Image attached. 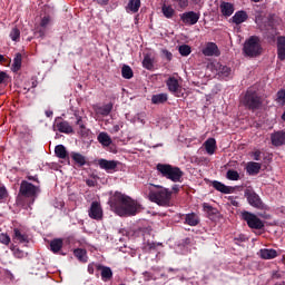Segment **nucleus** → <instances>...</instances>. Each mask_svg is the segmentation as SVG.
Wrapping results in <instances>:
<instances>
[{
  "instance_id": "c756f323",
  "label": "nucleus",
  "mask_w": 285,
  "mask_h": 285,
  "mask_svg": "<svg viewBox=\"0 0 285 285\" xmlns=\"http://www.w3.org/2000/svg\"><path fill=\"white\" fill-rule=\"evenodd\" d=\"M63 248V239L61 238H55L50 242V250L55 254L59 253Z\"/></svg>"
},
{
  "instance_id": "f03ea898",
  "label": "nucleus",
  "mask_w": 285,
  "mask_h": 285,
  "mask_svg": "<svg viewBox=\"0 0 285 285\" xmlns=\"http://www.w3.org/2000/svg\"><path fill=\"white\" fill-rule=\"evenodd\" d=\"M39 193H41V188L39 186L33 185L28 180H21L18 196L16 198L17 206H20L24 210L32 208V204H35L39 197Z\"/></svg>"
},
{
  "instance_id": "cd10ccee",
  "label": "nucleus",
  "mask_w": 285,
  "mask_h": 285,
  "mask_svg": "<svg viewBox=\"0 0 285 285\" xmlns=\"http://www.w3.org/2000/svg\"><path fill=\"white\" fill-rule=\"evenodd\" d=\"M22 61H23V56L19 52L16 53L13 58V63L11 66L12 72H19V70H21Z\"/></svg>"
},
{
  "instance_id": "a19ab883",
  "label": "nucleus",
  "mask_w": 285,
  "mask_h": 285,
  "mask_svg": "<svg viewBox=\"0 0 285 285\" xmlns=\"http://www.w3.org/2000/svg\"><path fill=\"white\" fill-rule=\"evenodd\" d=\"M226 177L229 181H239V173L235 169L227 170Z\"/></svg>"
},
{
  "instance_id": "473e14b6",
  "label": "nucleus",
  "mask_w": 285,
  "mask_h": 285,
  "mask_svg": "<svg viewBox=\"0 0 285 285\" xmlns=\"http://www.w3.org/2000/svg\"><path fill=\"white\" fill-rule=\"evenodd\" d=\"M262 259H275L277 257V250L275 249H261Z\"/></svg>"
},
{
  "instance_id": "2eb2a0df",
  "label": "nucleus",
  "mask_w": 285,
  "mask_h": 285,
  "mask_svg": "<svg viewBox=\"0 0 285 285\" xmlns=\"http://www.w3.org/2000/svg\"><path fill=\"white\" fill-rule=\"evenodd\" d=\"M232 23L235 26H242L248 21V13L244 10L236 11L235 14L230 18Z\"/></svg>"
},
{
  "instance_id": "c03bdc74",
  "label": "nucleus",
  "mask_w": 285,
  "mask_h": 285,
  "mask_svg": "<svg viewBox=\"0 0 285 285\" xmlns=\"http://www.w3.org/2000/svg\"><path fill=\"white\" fill-rule=\"evenodd\" d=\"M10 39H12L13 41H19V39H21V31L19 30V28H13L11 30Z\"/></svg>"
},
{
  "instance_id": "49530a36",
  "label": "nucleus",
  "mask_w": 285,
  "mask_h": 285,
  "mask_svg": "<svg viewBox=\"0 0 285 285\" xmlns=\"http://www.w3.org/2000/svg\"><path fill=\"white\" fill-rule=\"evenodd\" d=\"M8 189L6 188V186L0 187V203L6 202V199H8Z\"/></svg>"
},
{
  "instance_id": "9d476101",
  "label": "nucleus",
  "mask_w": 285,
  "mask_h": 285,
  "mask_svg": "<svg viewBox=\"0 0 285 285\" xmlns=\"http://www.w3.org/2000/svg\"><path fill=\"white\" fill-rule=\"evenodd\" d=\"M166 86L175 97H184V92H181V86L179 85V80L175 77H169L166 80Z\"/></svg>"
},
{
  "instance_id": "69168bd1",
  "label": "nucleus",
  "mask_w": 285,
  "mask_h": 285,
  "mask_svg": "<svg viewBox=\"0 0 285 285\" xmlns=\"http://www.w3.org/2000/svg\"><path fill=\"white\" fill-rule=\"evenodd\" d=\"M250 1H253L254 3H259V1L262 0H250Z\"/></svg>"
},
{
  "instance_id": "f3484780",
  "label": "nucleus",
  "mask_w": 285,
  "mask_h": 285,
  "mask_svg": "<svg viewBox=\"0 0 285 285\" xmlns=\"http://www.w3.org/2000/svg\"><path fill=\"white\" fill-rule=\"evenodd\" d=\"M277 58L285 61V36H278L276 40Z\"/></svg>"
},
{
  "instance_id": "1a4fd4ad",
  "label": "nucleus",
  "mask_w": 285,
  "mask_h": 285,
  "mask_svg": "<svg viewBox=\"0 0 285 285\" xmlns=\"http://www.w3.org/2000/svg\"><path fill=\"white\" fill-rule=\"evenodd\" d=\"M98 166L101 170L112 174L117 173V167L119 166V160H108L106 158L98 159Z\"/></svg>"
},
{
  "instance_id": "aec40b11",
  "label": "nucleus",
  "mask_w": 285,
  "mask_h": 285,
  "mask_svg": "<svg viewBox=\"0 0 285 285\" xmlns=\"http://www.w3.org/2000/svg\"><path fill=\"white\" fill-rule=\"evenodd\" d=\"M59 119L61 118L56 119V128L59 132H63L65 135H71V132H75L72 126H70V122L66 120L59 122Z\"/></svg>"
},
{
  "instance_id": "4d7b16f0",
  "label": "nucleus",
  "mask_w": 285,
  "mask_h": 285,
  "mask_svg": "<svg viewBox=\"0 0 285 285\" xmlns=\"http://www.w3.org/2000/svg\"><path fill=\"white\" fill-rule=\"evenodd\" d=\"M72 242H75V237H72V236H68V237L65 239V244H72Z\"/></svg>"
},
{
  "instance_id": "09e8293b",
  "label": "nucleus",
  "mask_w": 285,
  "mask_h": 285,
  "mask_svg": "<svg viewBox=\"0 0 285 285\" xmlns=\"http://www.w3.org/2000/svg\"><path fill=\"white\" fill-rule=\"evenodd\" d=\"M40 26L42 28H48V26H50V16H45L40 21Z\"/></svg>"
},
{
  "instance_id": "e433bc0d",
  "label": "nucleus",
  "mask_w": 285,
  "mask_h": 285,
  "mask_svg": "<svg viewBox=\"0 0 285 285\" xmlns=\"http://www.w3.org/2000/svg\"><path fill=\"white\" fill-rule=\"evenodd\" d=\"M76 124L79 126L81 137H86V135H88V129L86 128V122H83L81 116H77Z\"/></svg>"
},
{
  "instance_id": "f257e3e1",
  "label": "nucleus",
  "mask_w": 285,
  "mask_h": 285,
  "mask_svg": "<svg viewBox=\"0 0 285 285\" xmlns=\"http://www.w3.org/2000/svg\"><path fill=\"white\" fill-rule=\"evenodd\" d=\"M109 206L119 217H134V215L141 210L139 203L120 191H116L110 197Z\"/></svg>"
},
{
  "instance_id": "603ef678",
  "label": "nucleus",
  "mask_w": 285,
  "mask_h": 285,
  "mask_svg": "<svg viewBox=\"0 0 285 285\" xmlns=\"http://www.w3.org/2000/svg\"><path fill=\"white\" fill-rule=\"evenodd\" d=\"M97 265H98V264H95V263H90V264L88 265L87 271H88L89 275H95V268H97Z\"/></svg>"
},
{
  "instance_id": "052dcab7",
  "label": "nucleus",
  "mask_w": 285,
  "mask_h": 285,
  "mask_svg": "<svg viewBox=\"0 0 285 285\" xmlns=\"http://www.w3.org/2000/svg\"><path fill=\"white\" fill-rule=\"evenodd\" d=\"M14 255H16V257H23V252L17 249V250L14 252Z\"/></svg>"
},
{
  "instance_id": "393cba45",
  "label": "nucleus",
  "mask_w": 285,
  "mask_h": 285,
  "mask_svg": "<svg viewBox=\"0 0 285 285\" xmlns=\"http://www.w3.org/2000/svg\"><path fill=\"white\" fill-rule=\"evenodd\" d=\"M204 146L207 155H215V150H217V140H215V138H208L204 142Z\"/></svg>"
},
{
  "instance_id": "6e6d98bb",
  "label": "nucleus",
  "mask_w": 285,
  "mask_h": 285,
  "mask_svg": "<svg viewBox=\"0 0 285 285\" xmlns=\"http://www.w3.org/2000/svg\"><path fill=\"white\" fill-rule=\"evenodd\" d=\"M27 179L29 181H36V184H39V177L36 175V176H27Z\"/></svg>"
},
{
  "instance_id": "864d4df0",
  "label": "nucleus",
  "mask_w": 285,
  "mask_h": 285,
  "mask_svg": "<svg viewBox=\"0 0 285 285\" xmlns=\"http://www.w3.org/2000/svg\"><path fill=\"white\" fill-rule=\"evenodd\" d=\"M6 79H9V76L6 71H0V86L6 82Z\"/></svg>"
},
{
  "instance_id": "3c124183",
  "label": "nucleus",
  "mask_w": 285,
  "mask_h": 285,
  "mask_svg": "<svg viewBox=\"0 0 285 285\" xmlns=\"http://www.w3.org/2000/svg\"><path fill=\"white\" fill-rule=\"evenodd\" d=\"M252 157H254V161H262V151L259 149L252 153Z\"/></svg>"
},
{
  "instance_id": "8fccbe9b",
  "label": "nucleus",
  "mask_w": 285,
  "mask_h": 285,
  "mask_svg": "<svg viewBox=\"0 0 285 285\" xmlns=\"http://www.w3.org/2000/svg\"><path fill=\"white\" fill-rule=\"evenodd\" d=\"M161 55L167 59V61H173V52L167 49H161Z\"/></svg>"
},
{
  "instance_id": "4468645a",
  "label": "nucleus",
  "mask_w": 285,
  "mask_h": 285,
  "mask_svg": "<svg viewBox=\"0 0 285 285\" xmlns=\"http://www.w3.org/2000/svg\"><path fill=\"white\" fill-rule=\"evenodd\" d=\"M212 186L215 190H218V193H223V195H230L235 191V187L226 186L224 183L218 180H213Z\"/></svg>"
},
{
  "instance_id": "13d9d810",
  "label": "nucleus",
  "mask_w": 285,
  "mask_h": 285,
  "mask_svg": "<svg viewBox=\"0 0 285 285\" xmlns=\"http://www.w3.org/2000/svg\"><path fill=\"white\" fill-rule=\"evenodd\" d=\"M97 3H99V6H108L109 0H97Z\"/></svg>"
},
{
  "instance_id": "4be33fe9",
  "label": "nucleus",
  "mask_w": 285,
  "mask_h": 285,
  "mask_svg": "<svg viewBox=\"0 0 285 285\" xmlns=\"http://www.w3.org/2000/svg\"><path fill=\"white\" fill-rule=\"evenodd\" d=\"M55 155L58 157V159H67L68 164H70V156L68 155V150L66 149V146L58 145L55 147Z\"/></svg>"
},
{
  "instance_id": "423d86ee",
  "label": "nucleus",
  "mask_w": 285,
  "mask_h": 285,
  "mask_svg": "<svg viewBox=\"0 0 285 285\" xmlns=\"http://www.w3.org/2000/svg\"><path fill=\"white\" fill-rule=\"evenodd\" d=\"M242 104L245 106V108H247V110H259V108H262V96H259L255 89L249 88L245 92Z\"/></svg>"
},
{
  "instance_id": "20e7f679",
  "label": "nucleus",
  "mask_w": 285,
  "mask_h": 285,
  "mask_svg": "<svg viewBox=\"0 0 285 285\" xmlns=\"http://www.w3.org/2000/svg\"><path fill=\"white\" fill-rule=\"evenodd\" d=\"M156 190L150 189L149 191V199L157 204L158 206H170V199L173 197V191L169 189L161 187V186H155Z\"/></svg>"
},
{
  "instance_id": "5fc2aeb1",
  "label": "nucleus",
  "mask_w": 285,
  "mask_h": 285,
  "mask_svg": "<svg viewBox=\"0 0 285 285\" xmlns=\"http://www.w3.org/2000/svg\"><path fill=\"white\" fill-rule=\"evenodd\" d=\"M235 244H242L243 242H246V236L239 235L238 237L234 238Z\"/></svg>"
},
{
  "instance_id": "a211bd4d",
  "label": "nucleus",
  "mask_w": 285,
  "mask_h": 285,
  "mask_svg": "<svg viewBox=\"0 0 285 285\" xmlns=\"http://www.w3.org/2000/svg\"><path fill=\"white\" fill-rule=\"evenodd\" d=\"M96 269L100 271V277L102 282H110L112 279V269L101 264L96 265Z\"/></svg>"
},
{
  "instance_id": "412c9836",
  "label": "nucleus",
  "mask_w": 285,
  "mask_h": 285,
  "mask_svg": "<svg viewBox=\"0 0 285 285\" xmlns=\"http://www.w3.org/2000/svg\"><path fill=\"white\" fill-rule=\"evenodd\" d=\"M183 217L185 219L184 224H186L187 226H199V223L202 222L199 215L195 213L186 214Z\"/></svg>"
},
{
  "instance_id": "f704fd0d",
  "label": "nucleus",
  "mask_w": 285,
  "mask_h": 285,
  "mask_svg": "<svg viewBox=\"0 0 285 285\" xmlns=\"http://www.w3.org/2000/svg\"><path fill=\"white\" fill-rule=\"evenodd\" d=\"M161 12L166 19H173L175 17V9L171 6L163 4Z\"/></svg>"
},
{
  "instance_id": "2f4dec72",
  "label": "nucleus",
  "mask_w": 285,
  "mask_h": 285,
  "mask_svg": "<svg viewBox=\"0 0 285 285\" xmlns=\"http://www.w3.org/2000/svg\"><path fill=\"white\" fill-rule=\"evenodd\" d=\"M71 159L79 166L80 168L82 166H86V156L81 155L80 153L72 151L71 153Z\"/></svg>"
},
{
  "instance_id": "c85d7f7f",
  "label": "nucleus",
  "mask_w": 285,
  "mask_h": 285,
  "mask_svg": "<svg viewBox=\"0 0 285 285\" xmlns=\"http://www.w3.org/2000/svg\"><path fill=\"white\" fill-rule=\"evenodd\" d=\"M73 255L82 264H86L88 262V252L86 249H83V248H76L73 250Z\"/></svg>"
},
{
  "instance_id": "a18cd8bd",
  "label": "nucleus",
  "mask_w": 285,
  "mask_h": 285,
  "mask_svg": "<svg viewBox=\"0 0 285 285\" xmlns=\"http://www.w3.org/2000/svg\"><path fill=\"white\" fill-rule=\"evenodd\" d=\"M276 97V101L278 104H282V106H285V89L278 90Z\"/></svg>"
},
{
  "instance_id": "7ed1b4c3",
  "label": "nucleus",
  "mask_w": 285,
  "mask_h": 285,
  "mask_svg": "<svg viewBox=\"0 0 285 285\" xmlns=\"http://www.w3.org/2000/svg\"><path fill=\"white\" fill-rule=\"evenodd\" d=\"M156 170H158L161 177L166 179H170V181L178 183L181 181V177H184V171L179 167H175L170 164H157Z\"/></svg>"
},
{
  "instance_id": "58836bf2",
  "label": "nucleus",
  "mask_w": 285,
  "mask_h": 285,
  "mask_svg": "<svg viewBox=\"0 0 285 285\" xmlns=\"http://www.w3.org/2000/svg\"><path fill=\"white\" fill-rule=\"evenodd\" d=\"M121 76L124 77V79H132L134 77L132 68H130V66L128 65H124L121 68Z\"/></svg>"
},
{
  "instance_id": "0e129e2a",
  "label": "nucleus",
  "mask_w": 285,
  "mask_h": 285,
  "mask_svg": "<svg viewBox=\"0 0 285 285\" xmlns=\"http://www.w3.org/2000/svg\"><path fill=\"white\" fill-rule=\"evenodd\" d=\"M2 61H6V57H3V55H0V63H2Z\"/></svg>"
},
{
  "instance_id": "6e6552de",
  "label": "nucleus",
  "mask_w": 285,
  "mask_h": 285,
  "mask_svg": "<svg viewBox=\"0 0 285 285\" xmlns=\"http://www.w3.org/2000/svg\"><path fill=\"white\" fill-rule=\"evenodd\" d=\"M245 197L249 206H253V208H257V210H264V202L262 200V197H259L257 193H255V190L246 189Z\"/></svg>"
},
{
  "instance_id": "de8ad7c7",
  "label": "nucleus",
  "mask_w": 285,
  "mask_h": 285,
  "mask_svg": "<svg viewBox=\"0 0 285 285\" xmlns=\"http://www.w3.org/2000/svg\"><path fill=\"white\" fill-rule=\"evenodd\" d=\"M0 244H4V246H8L10 244V236L6 233L0 234Z\"/></svg>"
},
{
  "instance_id": "72a5a7b5",
  "label": "nucleus",
  "mask_w": 285,
  "mask_h": 285,
  "mask_svg": "<svg viewBox=\"0 0 285 285\" xmlns=\"http://www.w3.org/2000/svg\"><path fill=\"white\" fill-rule=\"evenodd\" d=\"M139 8H141V0H129L127 4V10H129V12H139Z\"/></svg>"
},
{
  "instance_id": "ea45409f",
  "label": "nucleus",
  "mask_w": 285,
  "mask_h": 285,
  "mask_svg": "<svg viewBox=\"0 0 285 285\" xmlns=\"http://www.w3.org/2000/svg\"><path fill=\"white\" fill-rule=\"evenodd\" d=\"M98 110H99V114L102 115V117H108V115H110V112H112V104L109 102V104L100 107Z\"/></svg>"
},
{
  "instance_id": "c9c22d12",
  "label": "nucleus",
  "mask_w": 285,
  "mask_h": 285,
  "mask_svg": "<svg viewBox=\"0 0 285 285\" xmlns=\"http://www.w3.org/2000/svg\"><path fill=\"white\" fill-rule=\"evenodd\" d=\"M203 210L208 217H215V215H217V208L210 206L208 203L203 204Z\"/></svg>"
},
{
  "instance_id": "5701e85b",
  "label": "nucleus",
  "mask_w": 285,
  "mask_h": 285,
  "mask_svg": "<svg viewBox=\"0 0 285 285\" xmlns=\"http://www.w3.org/2000/svg\"><path fill=\"white\" fill-rule=\"evenodd\" d=\"M13 239L19 244H28V235L19 228L13 229Z\"/></svg>"
},
{
  "instance_id": "dca6fc26",
  "label": "nucleus",
  "mask_w": 285,
  "mask_h": 285,
  "mask_svg": "<svg viewBox=\"0 0 285 285\" xmlns=\"http://www.w3.org/2000/svg\"><path fill=\"white\" fill-rule=\"evenodd\" d=\"M219 10L223 17H233V13L235 12V4L232 2L222 1Z\"/></svg>"
},
{
  "instance_id": "7c9ffc66",
  "label": "nucleus",
  "mask_w": 285,
  "mask_h": 285,
  "mask_svg": "<svg viewBox=\"0 0 285 285\" xmlns=\"http://www.w3.org/2000/svg\"><path fill=\"white\" fill-rule=\"evenodd\" d=\"M168 101V94H158L151 96V104L159 106V104H166Z\"/></svg>"
},
{
  "instance_id": "6ab92c4d",
  "label": "nucleus",
  "mask_w": 285,
  "mask_h": 285,
  "mask_svg": "<svg viewBox=\"0 0 285 285\" xmlns=\"http://www.w3.org/2000/svg\"><path fill=\"white\" fill-rule=\"evenodd\" d=\"M205 57H219V48L215 42H208L203 49Z\"/></svg>"
},
{
  "instance_id": "b1692460",
  "label": "nucleus",
  "mask_w": 285,
  "mask_h": 285,
  "mask_svg": "<svg viewBox=\"0 0 285 285\" xmlns=\"http://www.w3.org/2000/svg\"><path fill=\"white\" fill-rule=\"evenodd\" d=\"M214 68L217 70L219 77H230V72H233V69L226 65H222L217 62L214 65Z\"/></svg>"
},
{
  "instance_id": "338daca9",
  "label": "nucleus",
  "mask_w": 285,
  "mask_h": 285,
  "mask_svg": "<svg viewBox=\"0 0 285 285\" xmlns=\"http://www.w3.org/2000/svg\"><path fill=\"white\" fill-rule=\"evenodd\" d=\"M155 247V244L150 245L149 248H154Z\"/></svg>"
},
{
  "instance_id": "680f3d73",
  "label": "nucleus",
  "mask_w": 285,
  "mask_h": 285,
  "mask_svg": "<svg viewBox=\"0 0 285 285\" xmlns=\"http://www.w3.org/2000/svg\"><path fill=\"white\" fill-rule=\"evenodd\" d=\"M86 184H87V186H95V180L89 179L86 181Z\"/></svg>"
},
{
  "instance_id": "39448f33",
  "label": "nucleus",
  "mask_w": 285,
  "mask_h": 285,
  "mask_svg": "<svg viewBox=\"0 0 285 285\" xmlns=\"http://www.w3.org/2000/svg\"><path fill=\"white\" fill-rule=\"evenodd\" d=\"M243 52L246 57H259L264 52L262 39L257 36H250L244 43Z\"/></svg>"
},
{
  "instance_id": "79ce46f5",
  "label": "nucleus",
  "mask_w": 285,
  "mask_h": 285,
  "mask_svg": "<svg viewBox=\"0 0 285 285\" xmlns=\"http://www.w3.org/2000/svg\"><path fill=\"white\" fill-rule=\"evenodd\" d=\"M142 66L144 68H146V70H153V68H155V65L153 63V58H150L149 56H145L142 60Z\"/></svg>"
},
{
  "instance_id": "bf43d9fd",
  "label": "nucleus",
  "mask_w": 285,
  "mask_h": 285,
  "mask_svg": "<svg viewBox=\"0 0 285 285\" xmlns=\"http://www.w3.org/2000/svg\"><path fill=\"white\" fill-rule=\"evenodd\" d=\"M45 115H46V117L50 118V117H52V115H55V112H52V110H46Z\"/></svg>"
},
{
  "instance_id": "bb28decb",
  "label": "nucleus",
  "mask_w": 285,
  "mask_h": 285,
  "mask_svg": "<svg viewBox=\"0 0 285 285\" xmlns=\"http://www.w3.org/2000/svg\"><path fill=\"white\" fill-rule=\"evenodd\" d=\"M246 170L248 175H259V170H262V164L249 161L247 163Z\"/></svg>"
},
{
  "instance_id": "4c0bfd02",
  "label": "nucleus",
  "mask_w": 285,
  "mask_h": 285,
  "mask_svg": "<svg viewBox=\"0 0 285 285\" xmlns=\"http://www.w3.org/2000/svg\"><path fill=\"white\" fill-rule=\"evenodd\" d=\"M174 3L178 4V8H188L190 0H171ZM195 6H198V3H202V0H191Z\"/></svg>"
},
{
  "instance_id": "ddd939ff",
  "label": "nucleus",
  "mask_w": 285,
  "mask_h": 285,
  "mask_svg": "<svg viewBox=\"0 0 285 285\" xmlns=\"http://www.w3.org/2000/svg\"><path fill=\"white\" fill-rule=\"evenodd\" d=\"M271 142L276 148H279V146H285V131L278 130L271 134Z\"/></svg>"
},
{
  "instance_id": "37998d69",
  "label": "nucleus",
  "mask_w": 285,
  "mask_h": 285,
  "mask_svg": "<svg viewBox=\"0 0 285 285\" xmlns=\"http://www.w3.org/2000/svg\"><path fill=\"white\" fill-rule=\"evenodd\" d=\"M178 52H179V55H181V57H188V55H190V52H191L190 46H188V45L179 46Z\"/></svg>"
},
{
  "instance_id": "e2e57ef3",
  "label": "nucleus",
  "mask_w": 285,
  "mask_h": 285,
  "mask_svg": "<svg viewBox=\"0 0 285 285\" xmlns=\"http://www.w3.org/2000/svg\"><path fill=\"white\" fill-rule=\"evenodd\" d=\"M37 86H38L37 80H32V82H31V88H37Z\"/></svg>"
},
{
  "instance_id": "f8f14e48",
  "label": "nucleus",
  "mask_w": 285,
  "mask_h": 285,
  "mask_svg": "<svg viewBox=\"0 0 285 285\" xmlns=\"http://www.w3.org/2000/svg\"><path fill=\"white\" fill-rule=\"evenodd\" d=\"M89 217L90 219H96L97 222L104 219V209L101 208V204L99 202H92L89 208Z\"/></svg>"
},
{
  "instance_id": "a878e982",
  "label": "nucleus",
  "mask_w": 285,
  "mask_h": 285,
  "mask_svg": "<svg viewBox=\"0 0 285 285\" xmlns=\"http://www.w3.org/2000/svg\"><path fill=\"white\" fill-rule=\"evenodd\" d=\"M97 140L101 144V146L108 148V146L112 145V138H110V135L108 132L102 131L97 136Z\"/></svg>"
},
{
  "instance_id": "774afa93",
  "label": "nucleus",
  "mask_w": 285,
  "mask_h": 285,
  "mask_svg": "<svg viewBox=\"0 0 285 285\" xmlns=\"http://www.w3.org/2000/svg\"><path fill=\"white\" fill-rule=\"evenodd\" d=\"M115 129H116V130H119V126H116Z\"/></svg>"
},
{
  "instance_id": "0eeeda50",
  "label": "nucleus",
  "mask_w": 285,
  "mask_h": 285,
  "mask_svg": "<svg viewBox=\"0 0 285 285\" xmlns=\"http://www.w3.org/2000/svg\"><path fill=\"white\" fill-rule=\"evenodd\" d=\"M242 219L246 222L248 228H252L254 230H262L264 228L263 220L257 217V215L250 213V212H242Z\"/></svg>"
},
{
  "instance_id": "9b49d317",
  "label": "nucleus",
  "mask_w": 285,
  "mask_h": 285,
  "mask_svg": "<svg viewBox=\"0 0 285 285\" xmlns=\"http://www.w3.org/2000/svg\"><path fill=\"white\" fill-rule=\"evenodd\" d=\"M200 17L202 14L195 11H186L180 14V20L185 26H195L199 21Z\"/></svg>"
}]
</instances>
